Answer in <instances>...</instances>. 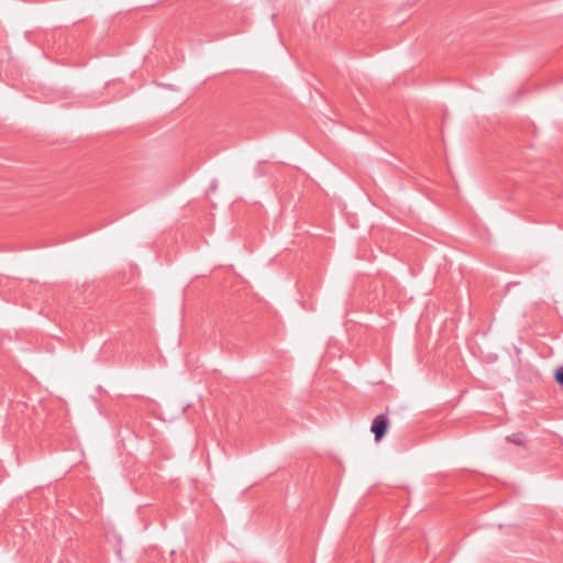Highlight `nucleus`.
Segmentation results:
<instances>
[{
	"mask_svg": "<svg viewBox=\"0 0 563 563\" xmlns=\"http://www.w3.org/2000/svg\"><path fill=\"white\" fill-rule=\"evenodd\" d=\"M387 429H388V418L385 413H380L378 415L374 420H373V423H372V427H371V431L374 433L375 435V440L376 441H380L386 432H387Z\"/></svg>",
	"mask_w": 563,
	"mask_h": 563,
	"instance_id": "obj_1",
	"label": "nucleus"
},
{
	"mask_svg": "<svg viewBox=\"0 0 563 563\" xmlns=\"http://www.w3.org/2000/svg\"><path fill=\"white\" fill-rule=\"evenodd\" d=\"M508 442H511L517 445H523V434L522 433H514L511 435H508L507 438Z\"/></svg>",
	"mask_w": 563,
	"mask_h": 563,
	"instance_id": "obj_2",
	"label": "nucleus"
},
{
	"mask_svg": "<svg viewBox=\"0 0 563 563\" xmlns=\"http://www.w3.org/2000/svg\"><path fill=\"white\" fill-rule=\"evenodd\" d=\"M555 380L563 386V366L559 367L555 372Z\"/></svg>",
	"mask_w": 563,
	"mask_h": 563,
	"instance_id": "obj_3",
	"label": "nucleus"
}]
</instances>
